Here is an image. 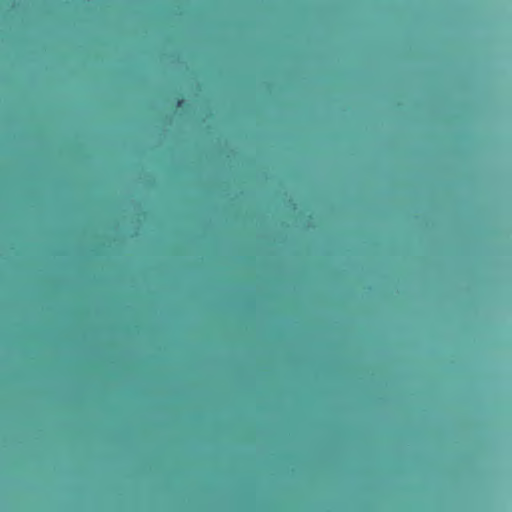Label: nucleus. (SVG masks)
I'll return each mask as SVG.
<instances>
[{
  "label": "nucleus",
  "mask_w": 512,
  "mask_h": 512,
  "mask_svg": "<svg viewBox=\"0 0 512 512\" xmlns=\"http://www.w3.org/2000/svg\"><path fill=\"white\" fill-rule=\"evenodd\" d=\"M348 67H349V68H352L353 66H352V65H349Z\"/></svg>",
  "instance_id": "nucleus-3"
},
{
  "label": "nucleus",
  "mask_w": 512,
  "mask_h": 512,
  "mask_svg": "<svg viewBox=\"0 0 512 512\" xmlns=\"http://www.w3.org/2000/svg\"><path fill=\"white\" fill-rule=\"evenodd\" d=\"M118 64H119V65H122L123 63H122V62H119Z\"/></svg>",
  "instance_id": "nucleus-2"
},
{
  "label": "nucleus",
  "mask_w": 512,
  "mask_h": 512,
  "mask_svg": "<svg viewBox=\"0 0 512 512\" xmlns=\"http://www.w3.org/2000/svg\"><path fill=\"white\" fill-rule=\"evenodd\" d=\"M177 64L182 65V64H185V63L184 62H178Z\"/></svg>",
  "instance_id": "nucleus-1"
}]
</instances>
